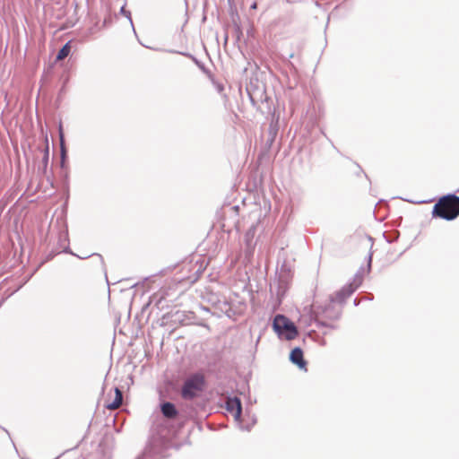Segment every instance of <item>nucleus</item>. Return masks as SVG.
Segmentation results:
<instances>
[{"mask_svg": "<svg viewBox=\"0 0 459 459\" xmlns=\"http://www.w3.org/2000/svg\"><path fill=\"white\" fill-rule=\"evenodd\" d=\"M204 386V377L202 374H195L189 377L184 383L181 395L184 399L191 400L201 393Z\"/></svg>", "mask_w": 459, "mask_h": 459, "instance_id": "3", "label": "nucleus"}, {"mask_svg": "<svg viewBox=\"0 0 459 459\" xmlns=\"http://www.w3.org/2000/svg\"><path fill=\"white\" fill-rule=\"evenodd\" d=\"M316 313L322 314L327 319H336L340 316V309L336 308L335 302L331 300L325 307H319Z\"/></svg>", "mask_w": 459, "mask_h": 459, "instance_id": "4", "label": "nucleus"}, {"mask_svg": "<svg viewBox=\"0 0 459 459\" xmlns=\"http://www.w3.org/2000/svg\"><path fill=\"white\" fill-rule=\"evenodd\" d=\"M59 136H60L61 156H62V160H64L65 158V155H66V150H65V146L64 134H63L61 126L59 129Z\"/></svg>", "mask_w": 459, "mask_h": 459, "instance_id": "11", "label": "nucleus"}, {"mask_svg": "<svg viewBox=\"0 0 459 459\" xmlns=\"http://www.w3.org/2000/svg\"><path fill=\"white\" fill-rule=\"evenodd\" d=\"M273 327L280 337L288 341L294 340L299 334L295 325L288 317L282 315H277L274 317Z\"/></svg>", "mask_w": 459, "mask_h": 459, "instance_id": "2", "label": "nucleus"}, {"mask_svg": "<svg viewBox=\"0 0 459 459\" xmlns=\"http://www.w3.org/2000/svg\"><path fill=\"white\" fill-rule=\"evenodd\" d=\"M70 51H71V46H70V42H67L58 52L57 56H56V60L58 61H61L63 59H65L69 54H70Z\"/></svg>", "mask_w": 459, "mask_h": 459, "instance_id": "9", "label": "nucleus"}, {"mask_svg": "<svg viewBox=\"0 0 459 459\" xmlns=\"http://www.w3.org/2000/svg\"><path fill=\"white\" fill-rule=\"evenodd\" d=\"M114 392H115V396H114L113 401L110 403H107V404L105 405L107 409L112 410V411L119 408L120 405L122 404V401H123V394H122L121 390L118 387H116Z\"/></svg>", "mask_w": 459, "mask_h": 459, "instance_id": "7", "label": "nucleus"}, {"mask_svg": "<svg viewBox=\"0 0 459 459\" xmlns=\"http://www.w3.org/2000/svg\"><path fill=\"white\" fill-rule=\"evenodd\" d=\"M247 91L250 98L253 100L256 95H258L259 89L257 87H255L253 82L251 81L249 84L247 86Z\"/></svg>", "mask_w": 459, "mask_h": 459, "instance_id": "10", "label": "nucleus"}, {"mask_svg": "<svg viewBox=\"0 0 459 459\" xmlns=\"http://www.w3.org/2000/svg\"><path fill=\"white\" fill-rule=\"evenodd\" d=\"M226 409L230 412L236 420H238L242 412L241 402L238 397L228 398Z\"/></svg>", "mask_w": 459, "mask_h": 459, "instance_id": "5", "label": "nucleus"}, {"mask_svg": "<svg viewBox=\"0 0 459 459\" xmlns=\"http://www.w3.org/2000/svg\"><path fill=\"white\" fill-rule=\"evenodd\" d=\"M163 415L169 419H173L178 415V411L173 403L167 402L161 405Z\"/></svg>", "mask_w": 459, "mask_h": 459, "instance_id": "8", "label": "nucleus"}, {"mask_svg": "<svg viewBox=\"0 0 459 459\" xmlns=\"http://www.w3.org/2000/svg\"><path fill=\"white\" fill-rule=\"evenodd\" d=\"M459 216V196L448 194L441 196L432 209V217L453 221Z\"/></svg>", "mask_w": 459, "mask_h": 459, "instance_id": "1", "label": "nucleus"}, {"mask_svg": "<svg viewBox=\"0 0 459 459\" xmlns=\"http://www.w3.org/2000/svg\"><path fill=\"white\" fill-rule=\"evenodd\" d=\"M45 142H46V148H45V154H44V161L48 162V153H49V147H48V136H45Z\"/></svg>", "mask_w": 459, "mask_h": 459, "instance_id": "12", "label": "nucleus"}, {"mask_svg": "<svg viewBox=\"0 0 459 459\" xmlns=\"http://www.w3.org/2000/svg\"><path fill=\"white\" fill-rule=\"evenodd\" d=\"M251 8H252V9H256V8H257V4H256V3H254V4L251 5Z\"/></svg>", "mask_w": 459, "mask_h": 459, "instance_id": "13", "label": "nucleus"}, {"mask_svg": "<svg viewBox=\"0 0 459 459\" xmlns=\"http://www.w3.org/2000/svg\"><path fill=\"white\" fill-rule=\"evenodd\" d=\"M290 359L291 362L299 366V368H306L307 363L303 358V351L300 348L293 349L290 352Z\"/></svg>", "mask_w": 459, "mask_h": 459, "instance_id": "6", "label": "nucleus"}]
</instances>
